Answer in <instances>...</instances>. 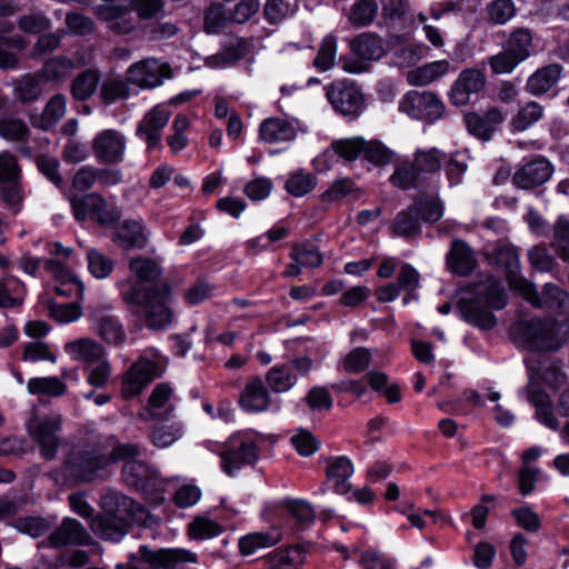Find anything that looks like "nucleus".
Returning <instances> with one entry per match:
<instances>
[{"label":"nucleus","mask_w":569,"mask_h":569,"mask_svg":"<svg viewBox=\"0 0 569 569\" xmlns=\"http://www.w3.org/2000/svg\"><path fill=\"white\" fill-rule=\"evenodd\" d=\"M486 76L478 69H466L460 72L453 82L449 97L455 106H466L471 96L478 93L485 88Z\"/></svg>","instance_id":"obj_19"},{"label":"nucleus","mask_w":569,"mask_h":569,"mask_svg":"<svg viewBox=\"0 0 569 569\" xmlns=\"http://www.w3.org/2000/svg\"><path fill=\"white\" fill-rule=\"evenodd\" d=\"M172 77L171 67L154 58L140 60L127 70V80L143 89H151L163 83L164 79Z\"/></svg>","instance_id":"obj_14"},{"label":"nucleus","mask_w":569,"mask_h":569,"mask_svg":"<svg viewBox=\"0 0 569 569\" xmlns=\"http://www.w3.org/2000/svg\"><path fill=\"white\" fill-rule=\"evenodd\" d=\"M42 91V80L36 74L23 76L16 86L17 97L23 103L36 101Z\"/></svg>","instance_id":"obj_56"},{"label":"nucleus","mask_w":569,"mask_h":569,"mask_svg":"<svg viewBox=\"0 0 569 569\" xmlns=\"http://www.w3.org/2000/svg\"><path fill=\"white\" fill-rule=\"evenodd\" d=\"M551 247L563 262H569V219L559 216L551 230Z\"/></svg>","instance_id":"obj_44"},{"label":"nucleus","mask_w":569,"mask_h":569,"mask_svg":"<svg viewBox=\"0 0 569 569\" xmlns=\"http://www.w3.org/2000/svg\"><path fill=\"white\" fill-rule=\"evenodd\" d=\"M127 148L124 134L116 129L98 132L91 141V150L99 163L118 164L123 161Z\"/></svg>","instance_id":"obj_12"},{"label":"nucleus","mask_w":569,"mask_h":569,"mask_svg":"<svg viewBox=\"0 0 569 569\" xmlns=\"http://www.w3.org/2000/svg\"><path fill=\"white\" fill-rule=\"evenodd\" d=\"M122 477L129 486L142 488L149 480V468L143 462L131 459L124 462Z\"/></svg>","instance_id":"obj_58"},{"label":"nucleus","mask_w":569,"mask_h":569,"mask_svg":"<svg viewBox=\"0 0 569 569\" xmlns=\"http://www.w3.org/2000/svg\"><path fill=\"white\" fill-rule=\"evenodd\" d=\"M172 395V389L166 383H159L152 391L149 398V406L146 407L140 416L144 420H153L159 416L154 412L156 409H161L166 406Z\"/></svg>","instance_id":"obj_60"},{"label":"nucleus","mask_w":569,"mask_h":569,"mask_svg":"<svg viewBox=\"0 0 569 569\" xmlns=\"http://www.w3.org/2000/svg\"><path fill=\"white\" fill-rule=\"evenodd\" d=\"M30 131L24 121L11 117L0 119V137L12 142H26Z\"/></svg>","instance_id":"obj_55"},{"label":"nucleus","mask_w":569,"mask_h":569,"mask_svg":"<svg viewBox=\"0 0 569 569\" xmlns=\"http://www.w3.org/2000/svg\"><path fill=\"white\" fill-rule=\"evenodd\" d=\"M553 173V166L542 156L525 159L513 176L512 183L522 190H532L545 184Z\"/></svg>","instance_id":"obj_13"},{"label":"nucleus","mask_w":569,"mask_h":569,"mask_svg":"<svg viewBox=\"0 0 569 569\" xmlns=\"http://www.w3.org/2000/svg\"><path fill=\"white\" fill-rule=\"evenodd\" d=\"M66 352L76 361L88 366L94 365L107 357L104 347L90 338H80L64 347Z\"/></svg>","instance_id":"obj_26"},{"label":"nucleus","mask_w":569,"mask_h":569,"mask_svg":"<svg viewBox=\"0 0 569 569\" xmlns=\"http://www.w3.org/2000/svg\"><path fill=\"white\" fill-rule=\"evenodd\" d=\"M393 156H395L393 151L388 149L380 141H377V140L366 141L365 140L362 158L366 159L367 161L371 162L372 164L387 166L392 162Z\"/></svg>","instance_id":"obj_64"},{"label":"nucleus","mask_w":569,"mask_h":569,"mask_svg":"<svg viewBox=\"0 0 569 569\" xmlns=\"http://www.w3.org/2000/svg\"><path fill=\"white\" fill-rule=\"evenodd\" d=\"M305 562V550L299 546L278 549L264 557L263 569H299Z\"/></svg>","instance_id":"obj_32"},{"label":"nucleus","mask_w":569,"mask_h":569,"mask_svg":"<svg viewBox=\"0 0 569 569\" xmlns=\"http://www.w3.org/2000/svg\"><path fill=\"white\" fill-rule=\"evenodd\" d=\"M281 539V532L276 528L268 531L251 532L239 539V550L243 556H251L260 549L276 546Z\"/></svg>","instance_id":"obj_33"},{"label":"nucleus","mask_w":569,"mask_h":569,"mask_svg":"<svg viewBox=\"0 0 569 569\" xmlns=\"http://www.w3.org/2000/svg\"><path fill=\"white\" fill-rule=\"evenodd\" d=\"M532 33L528 28L512 30L503 44L519 61H525L531 54Z\"/></svg>","instance_id":"obj_41"},{"label":"nucleus","mask_w":569,"mask_h":569,"mask_svg":"<svg viewBox=\"0 0 569 569\" xmlns=\"http://www.w3.org/2000/svg\"><path fill=\"white\" fill-rule=\"evenodd\" d=\"M27 389L32 395L61 396L66 392V385L57 377L32 378L27 383Z\"/></svg>","instance_id":"obj_59"},{"label":"nucleus","mask_w":569,"mask_h":569,"mask_svg":"<svg viewBox=\"0 0 569 569\" xmlns=\"http://www.w3.org/2000/svg\"><path fill=\"white\" fill-rule=\"evenodd\" d=\"M121 218V211L113 206H109L100 193H96V199L91 204L90 219L102 227H110Z\"/></svg>","instance_id":"obj_51"},{"label":"nucleus","mask_w":569,"mask_h":569,"mask_svg":"<svg viewBox=\"0 0 569 569\" xmlns=\"http://www.w3.org/2000/svg\"><path fill=\"white\" fill-rule=\"evenodd\" d=\"M129 523L117 517L99 512L91 519L90 529L100 539L106 541H119L128 532Z\"/></svg>","instance_id":"obj_25"},{"label":"nucleus","mask_w":569,"mask_h":569,"mask_svg":"<svg viewBox=\"0 0 569 569\" xmlns=\"http://www.w3.org/2000/svg\"><path fill=\"white\" fill-rule=\"evenodd\" d=\"M447 268L458 276H469L477 267L472 248L461 239H453L446 256Z\"/></svg>","instance_id":"obj_20"},{"label":"nucleus","mask_w":569,"mask_h":569,"mask_svg":"<svg viewBox=\"0 0 569 569\" xmlns=\"http://www.w3.org/2000/svg\"><path fill=\"white\" fill-rule=\"evenodd\" d=\"M270 402L269 391L260 377H254L247 382L239 399L240 407L247 412L266 411Z\"/></svg>","instance_id":"obj_24"},{"label":"nucleus","mask_w":569,"mask_h":569,"mask_svg":"<svg viewBox=\"0 0 569 569\" xmlns=\"http://www.w3.org/2000/svg\"><path fill=\"white\" fill-rule=\"evenodd\" d=\"M338 40L333 34H327L320 42L313 67L321 72L332 69L336 64Z\"/></svg>","instance_id":"obj_47"},{"label":"nucleus","mask_w":569,"mask_h":569,"mask_svg":"<svg viewBox=\"0 0 569 569\" xmlns=\"http://www.w3.org/2000/svg\"><path fill=\"white\" fill-rule=\"evenodd\" d=\"M506 305L502 283L492 276L481 274L468 287L467 295L458 300L457 308L466 322L480 330H490L497 325L491 310H500Z\"/></svg>","instance_id":"obj_2"},{"label":"nucleus","mask_w":569,"mask_h":569,"mask_svg":"<svg viewBox=\"0 0 569 569\" xmlns=\"http://www.w3.org/2000/svg\"><path fill=\"white\" fill-rule=\"evenodd\" d=\"M161 368L154 361L141 358L126 372L121 393L124 399L138 396L152 380L160 377Z\"/></svg>","instance_id":"obj_15"},{"label":"nucleus","mask_w":569,"mask_h":569,"mask_svg":"<svg viewBox=\"0 0 569 569\" xmlns=\"http://www.w3.org/2000/svg\"><path fill=\"white\" fill-rule=\"evenodd\" d=\"M326 96L332 108L346 116L356 118L365 108V97L360 89L350 81H335L326 88Z\"/></svg>","instance_id":"obj_10"},{"label":"nucleus","mask_w":569,"mask_h":569,"mask_svg":"<svg viewBox=\"0 0 569 569\" xmlns=\"http://www.w3.org/2000/svg\"><path fill=\"white\" fill-rule=\"evenodd\" d=\"M129 94L130 89L124 80L109 78L102 82L99 98L104 104H112L118 100L127 99Z\"/></svg>","instance_id":"obj_52"},{"label":"nucleus","mask_w":569,"mask_h":569,"mask_svg":"<svg viewBox=\"0 0 569 569\" xmlns=\"http://www.w3.org/2000/svg\"><path fill=\"white\" fill-rule=\"evenodd\" d=\"M223 527L217 521L198 516L188 526L189 537L193 540L211 539L222 533Z\"/></svg>","instance_id":"obj_50"},{"label":"nucleus","mask_w":569,"mask_h":569,"mask_svg":"<svg viewBox=\"0 0 569 569\" xmlns=\"http://www.w3.org/2000/svg\"><path fill=\"white\" fill-rule=\"evenodd\" d=\"M139 505L126 495L108 489L101 496V512L126 520L130 525Z\"/></svg>","instance_id":"obj_23"},{"label":"nucleus","mask_w":569,"mask_h":569,"mask_svg":"<svg viewBox=\"0 0 569 569\" xmlns=\"http://www.w3.org/2000/svg\"><path fill=\"white\" fill-rule=\"evenodd\" d=\"M511 289L519 292L535 307H547L552 310H561L569 301V293L555 283H546L539 293L527 279H516L511 282Z\"/></svg>","instance_id":"obj_9"},{"label":"nucleus","mask_w":569,"mask_h":569,"mask_svg":"<svg viewBox=\"0 0 569 569\" xmlns=\"http://www.w3.org/2000/svg\"><path fill=\"white\" fill-rule=\"evenodd\" d=\"M489 261L505 272L510 287L513 280L525 279L519 276V252L515 246L505 242L497 243L489 254Z\"/></svg>","instance_id":"obj_22"},{"label":"nucleus","mask_w":569,"mask_h":569,"mask_svg":"<svg viewBox=\"0 0 569 569\" xmlns=\"http://www.w3.org/2000/svg\"><path fill=\"white\" fill-rule=\"evenodd\" d=\"M543 116V107L538 102L530 101L522 106L512 118V127L517 131H523L538 122Z\"/></svg>","instance_id":"obj_54"},{"label":"nucleus","mask_w":569,"mask_h":569,"mask_svg":"<svg viewBox=\"0 0 569 569\" xmlns=\"http://www.w3.org/2000/svg\"><path fill=\"white\" fill-rule=\"evenodd\" d=\"M351 51L365 61H377L385 56L383 41L375 33H361L350 42Z\"/></svg>","instance_id":"obj_31"},{"label":"nucleus","mask_w":569,"mask_h":569,"mask_svg":"<svg viewBox=\"0 0 569 569\" xmlns=\"http://www.w3.org/2000/svg\"><path fill=\"white\" fill-rule=\"evenodd\" d=\"M100 82L97 70L87 69L80 72L70 84V92L74 100L86 101L93 96Z\"/></svg>","instance_id":"obj_40"},{"label":"nucleus","mask_w":569,"mask_h":569,"mask_svg":"<svg viewBox=\"0 0 569 569\" xmlns=\"http://www.w3.org/2000/svg\"><path fill=\"white\" fill-rule=\"evenodd\" d=\"M94 14L106 23L110 31L118 34H128L138 28V21L132 14V7L129 4L117 7L96 6Z\"/></svg>","instance_id":"obj_17"},{"label":"nucleus","mask_w":569,"mask_h":569,"mask_svg":"<svg viewBox=\"0 0 569 569\" xmlns=\"http://www.w3.org/2000/svg\"><path fill=\"white\" fill-rule=\"evenodd\" d=\"M66 111L67 98L57 93L49 99L41 114L30 118V123L34 128L49 131L64 117Z\"/></svg>","instance_id":"obj_28"},{"label":"nucleus","mask_w":569,"mask_h":569,"mask_svg":"<svg viewBox=\"0 0 569 569\" xmlns=\"http://www.w3.org/2000/svg\"><path fill=\"white\" fill-rule=\"evenodd\" d=\"M61 425L60 415L33 417L28 422L29 433L39 446L41 456L47 460H52L57 456L61 443Z\"/></svg>","instance_id":"obj_7"},{"label":"nucleus","mask_w":569,"mask_h":569,"mask_svg":"<svg viewBox=\"0 0 569 569\" xmlns=\"http://www.w3.org/2000/svg\"><path fill=\"white\" fill-rule=\"evenodd\" d=\"M450 63L447 60H438L411 69L407 72V81L411 86H428L447 74Z\"/></svg>","instance_id":"obj_35"},{"label":"nucleus","mask_w":569,"mask_h":569,"mask_svg":"<svg viewBox=\"0 0 569 569\" xmlns=\"http://www.w3.org/2000/svg\"><path fill=\"white\" fill-rule=\"evenodd\" d=\"M129 269L138 279L132 281L141 284L156 281L162 273L160 264L154 259L148 257L130 259Z\"/></svg>","instance_id":"obj_43"},{"label":"nucleus","mask_w":569,"mask_h":569,"mask_svg":"<svg viewBox=\"0 0 569 569\" xmlns=\"http://www.w3.org/2000/svg\"><path fill=\"white\" fill-rule=\"evenodd\" d=\"M266 381L272 391L280 393L293 388L298 382V378L288 367L274 366L267 372Z\"/></svg>","instance_id":"obj_49"},{"label":"nucleus","mask_w":569,"mask_h":569,"mask_svg":"<svg viewBox=\"0 0 569 569\" xmlns=\"http://www.w3.org/2000/svg\"><path fill=\"white\" fill-rule=\"evenodd\" d=\"M378 10L376 0H357L349 8L348 21L353 28L369 27L376 20Z\"/></svg>","instance_id":"obj_39"},{"label":"nucleus","mask_w":569,"mask_h":569,"mask_svg":"<svg viewBox=\"0 0 569 569\" xmlns=\"http://www.w3.org/2000/svg\"><path fill=\"white\" fill-rule=\"evenodd\" d=\"M109 466L107 453L97 449L73 452L66 460L68 476L80 481H93Z\"/></svg>","instance_id":"obj_11"},{"label":"nucleus","mask_w":569,"mask_h":569,"mask_svg":"<svg viewBox=\"0 0 569 569\" xmlns=\"http://www.w3.org/2000/svg\"><path fill=\"white\" fill-rule=\"evenodd\" d=\"M49 545L54 548L67 546H90L92 538L82 523L73 518L66 517L60 526L48 537Z\"/></svg>","instance_id":"obj_18"},{"label":"nucleus","mask_w":569,"mask_h":569,"mask_svg":"<svg viewBox=\"0 0 569 569\" xmlns=\"http://www.w3.org/2000/svg\"><path fill=\"white\" fill-rule=\"evenodd\" d=\"M148 237L141 220H126L120 223L114 232L113 241L123 249L143 248Z\"/></svg>","instance_id":"obj_27"},{"label":"nucleus","mask_w":569,"mask_h":569,"mask_svg":"<svg viewBox=\"0 0 569 569\" xmlns=\"http://www.w3.org/2000/svg\"><path fill=\"white\" fill-rule=\"evenodd\" d=\"M260 137L268 143L291 141L296 138V128L288 120L282 118H268L259 128Z\"/></svg>","instance_id":"obj_30"},{"label":"nucleus","mask_w":569,"mask_h":569,"mask_svg":"<svg viewBox=\"0 0 569 569\" xmlns=\"http://www.w3.org/2000/svg\"><path fill=\"white\" fill-rule=\"evenodd\" d=\"M129 569H137L136 561H142L152 569H176L184 563H194L198 557L194 552L184 548H168L152 550L148 546H140L136 553H131Z\"/></svg>","instance_id":"obj_6"},{"label":"nucleus","mask_w":569,"mask_h":569,"mask_svg":"<svg viewBox=\"0 0 569 569\" xmlns=\"http://www.w3.org/2000/svg\"><path fill=\"white\" fill-rule=\"evenodd\" d=\"M443 216V203L437 197H417L412 204L399 211L391 229L403 238L416 236L421 230V222L435 223Z\"/></svg>","instance_id":"obj_3"},{"label":"nucleus","mask_w":569,"mask_h":569,"mask_svg":"<svg viewBox=\"0 0 569 569\" xmlns=\"http://www.w3.org/2000/svg\"><path fill=\"white\" fill-rule=\"evenodd\" d=\"M399 110L412 119L436 121L445 113V104L432 91L411 90L399 101Z\"/></svg>","instance_id":"obj_8"},{"label":"nucleus","mask_w":569,"mask_h":569,"mask_svg":"<svg viewBox=\"0 0 569 569\" xmlns=\"http://www.w3.org/2000/svg\"><path fill=\"white\" fill-rule=\"evenodd\" d=\"M317 186V178L310 172L297 171L286 181V190L293 197H302L311 192Z\"/></svg>","instance_id":"obj_53"},{"label":"nucleus","mask_w":569,"mask_h":569,"mask_svg":"<svg viewBox=\"0 0 569 569\" xmlns=\"http://www.w3.org/2000/svg\"><path fill=\"white\" fill-rule=\"evenodd\" d=\"M24 290V283L17 277L7 276L0 279V308L21 306Z\"/></svg>","instance_id":"obj_42"},{"label":"nucleus","mask_w":569,"mask_h":569,"mask_svg":"<svg viewBox=\"0 0 569 569\" xmlns=\"http://www.w3.org/2000/svg\"><path fill=\"white\" fill-rule=\"evenodd\" d=\"M27 48L26 40L14 34L12 37L0 36V69H17L19 67V53Z\"/></svg>","instance_id":"obj_38"},{"label":"nucleus","mask_w":569,"mask_h":569,"mask_svg":"<svg viewBox=\"0 0 569 569\" xmlns=\"http://www.w3.org/2000/svg\"><path fill=\"white\" fill-rule=\"evenodd\" d=\"M170 116L167 107L157 104L138 123L136 136L144 141L148 151L161 146L162 130L168 124Z\"/></svg>","instance_id":"obj_16"},{"label":"nucleus","mask_w":569,"mask_h":569,"mask_svg":"<svg viewBox=\"0 0 569 569\" xmlns=\"http://www.w3.org/2000/svg\"><path fill=\"white\" fill-rule=\"evenodd\" d=\"M219 456L223 472L232 477L240 469L257 462L259 449L250 436L236 435L228 439Z\"/></svg>","instance_id":"obj_5"},{"label":"nucleus","mask_w":569,"mask_h":569,"mask_svg":"<svg viewBox=\"0 0 569 569\" xmlns=\"http://www.w3.org/2000/svg\"><path fill=\"white\" fill-rule=\"evenodd\" d=\"M118 288L128 312L144 321L149 329H164L172 322L173 315L168 306L169 284L147 286L128 279L119 282Z\"/></svg>","instance_id":"obj_1"},{"label":"nucleus","mask_w":569,"mask_h":569,"mask_svg":"<svg viewBox=\"0 0 569 569\" xmlns=\"http://www.w3.org/2000/svg\"><path fill=\"white\" fill-rule=\"evenodd\" d=\"M353 473V466L347 457H337L327 468V478L333 483V489L339 495H346L350 491L351 485L349 478Z\"/></svg>","instance_id":"obj_36"},{"label":"nucleus","mask_w":569,"mask_h":569,"mask_svg":"<svg viewBox=\"0 0 569 569\" xmlns=\"http://www.w3.org/2000/svg\"><path fill=\"white\" fill-rule=\"evenodd\" d=\"M91 320L97 335L109 345L121 346L127 339L126 330L120 319L102 310H94Z\"/></svg>","instance_id":"obj_21"},{"label":"nucleus","mask_w":569,"mask_h":569,"mask_svg":"<svg viewBox=\"0 0 569 569\" xmlns=\"http://www.w3.org/2000/svg\"><path fill=\"white\" fill-rule=\"evenodd\" d=\"M562 73V66L558 63L548 64L533 74L527 81V90L535 94H543L549 91L560 79Z\"/></svg>","instance_id":"obj_34"},{"label":"nucleus","mask_w":569,"mask_h":569,"mask_svg":"<svg viewBox=\"0 0 569 569\" xmlns=\"http://www.w3.org/2000/svg\"><path fill=\"white\" fill-rule=\"evenodd\" d=\"M365 139L362 137H351L333 140L325 153L330 150L346 161H356L362 157Z\"/></svg>","instance_id":"obj_46"},{"label":"nucleus","mask_w":569,"mask_h":569,"mask_svg":"<svg viewBox=\"0 0 569 569\" xmlns=\"http://www.w3.org/2000/svg\"><path fill=\"white\" fill-rule=\"evenodd\" d=\"M289 257L303 268H318L322 263V256L313 246L296 243Z\"/></svg>","instance_id":"obj_62"},{"label":"nucleus","mask_w":569,"mask_h":569,"mask_svg":"<svg viewBox=\"0 0 569 569\" xmlns=\"http://www.w3.org/2000/svg\"><path fill=\"white\" fill-rule=\"evenodd\" d=\"M445 160L446 153L437 148H431L428 150L419 149L413 154L415 166H417L421 176L438 172Z\"/></svg>","instance_id":"obj_48"},{"label":"nucleus","mask_w":569,"mask_h":569,"mask_svg":"<svg viewBox=\"0 0 569 569\" xmlns=\"http://www.w3.org/2000/svg\"><path fill=\"white\" fill-rule=\"evenodd\" d=\"M164 0H131L132 10L141 20H160L166 16Z\"/></svg>","instance_id":"obj_61"},{"label":"nucleus","mask_w":569,"mask_h":569,"mask_svg":"<svg viewBox=\"0 0 569 569\" xmlns=\"http://www.w3.org/2000/svg\"><path fill=\"white\" fill-rule=\"evenodd\" d=\"M283 507L296 519L299 529H305L313 522L315 512L311 506L305 500L286 499Z\"/></svg>","instance_id":"obj_63"},{"label":"nucleus","mask_w":569,"mask_h":569,"mask_svg":"<svg viewBox=\"0 0 569 569\" xmlns=\"http://www.w3.org/2000/svg\"><path fill=\"white\" fill-rule=\"evenodd\" d=\"M515 332L529 350L556 351L560 348V339L557 337L552 319L519 321L515 327Z\"/></svg>","instance_id":"obj_4"},{"label":"nucleus","mask_w":569,"mask_h":569,"mask_svg":"<svg viewBox=\"0 0 569 569\" xmlns=\"http://www.w3.org/2000/svg\"><path fill=\"white\" fill-rule=\"evenodd\" d=\"M183 435V427L180 422L156 427L151 433V442L158 448H167L180 439Z\"/></svg>","instance_id":"obj_57"},{"label":"nucleus","mask_w":569,"mask_h":569,"mask_svg":"<svg viewBox=\"0 0 569 569\" xmlns=\"http://www.w3.org/2000/svg\"><path fill=\"white\" fill-rule=\"evenodd\" d=\"M527 393L529 401L536 408L537 419L549 429L559 430L560 423L553 413L549 396L542 390L532 386L531 382L527 386Z\"/></svg>","instance_id":"obj_29"},{"label":"nucleus","mask_w":569,"mask_h":569,"mask_svg":"<svg viewBox=\"0 0 569 569\" xmlns=\"http://www.w3.org/2000/svg\"><path fill=\"white\" fill-rule=\"evenodd\" d=\"M389 180L393 187L401 190L418 189L422 184V176L415 166V161L396 163Z\"/></svg>","instance_id":"obj_37"},{"label":"nucleus","mask_w":569,"mask_h":569,"mask_svg":"<svg viewBox=\"0 0 569 569\" xmlns=\"http://www.w3.org/2000/svg\"><path fill=\"white\" fill-rule=\"evenodd\" d=\"M74 68L76 64L72 59L59 56L44 63L42 74L47 81L62 82L71 76Z\"/></svg>","instance_id":"obj_45"}]
</instances>
